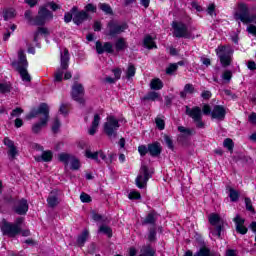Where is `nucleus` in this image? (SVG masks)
<instances>
[{
    "mask_svg": "<svg viewBox=\"0 0 256 256\" xmlns=\"http://www.w3.org/2000/svg\"><path fill=\"white\" fill-rule=\"evenodd\" d=\"M40 117V123H36L32 126V133H40L41 129H43V125H47L49 121V105L47 103H41L37 109H32L31 112L26 115V119L30 121V119H35V117Z\"/></svg>",
    "mask_w": 256,
    "mask_h": 256,
    "instance_id": "f257e3e1",
    "label": "nucleus"
},
{
    "mask_svg": "<svg viewBox=\"0 0 256 256\" xmlns=\"http://www.w3.org/2000/svg\"><path fill=\"white\" fill-rule=\"evenodd\" d=\"M29 63L27 62V56L25 55V51L19 50L18 51V61L12 62V67L16 68V71L21 75L22 81L30 82L31 75L27 72V67Z\"/></svg>",
    "mask_w": 256,
    "mask_h": 256,
    "instance_id": "f03ea898",
    "label": "nucleus"
},
{
    "mask_svg": "<svg viewBox=\"0 0 256 256\" xmlns=\"http://www.w3.org/2000/svg\"><path fill=\"white\" fill-rule=\"evenodd\" d=\"M129 29L127 23H119L117 20H110L106 25L105 35L106 37L115 38L121 33H125Z\"/></svg>",
    "mask_w": 256,
    "mask_h": 256,
    "instance_id": "7ed1b4c3",
    "label": "nucleus"
},
{
    "mask_svg": "<svg viewBox=\"0 0 256 256\" xmlns=\"http://www.w3.org/2000/svg\"><path fill=\"white\" fill-rule=\"evenodd\" d=\"M233 47L227 46H218L216 48V55L218 56L222 67H229L231 61H233Z\"/></svg>",
    "mask_w": 256,
    "mask_h": 256,
    "instance_id": "20e7f679",
    "label": "nucleus"
},
{
    "mask_svg": "<svg viewBox=\"0 0 256 256\" xmlns=\"http://www.w3.org/2000/svg\"><path fill=\"white\" fill-rule=\"evenodd\" d=\"M60 62V68H58L54 74L55 83H61V81H63V74L69 69V50H67V48L61 53Z\"/></svg>",
    "mask_w": 256,
    "mask_h": 256,
    "instance_id": "39448f33",
    "label": "nucleus"
},
{
    "mask_svg": "<svg viewBox=\"0 0 256 256\" xmlns=\"http://www.w3.org/2000/svg\"><path fill=\"white\" fill-rule=\"evenodd\" d=\"M119 120L115 116H108L104 123V133L109 139H117V131H119Z\"/></svg>",
    "mask_w": 256,
    "mask_h": 256,
    "instance_id": "423d86ee",
    "label": "nucleus"
},
{
    "mask_svg": "<svg viewBox=\"0 0 256 256\" xmlns=\"http://www.w3.org/2000/svg\"><path fill=\"white\" fill-rule=\"evenodd\" d=\"M186 115H188V117H190L194 121V123H196V127L198 129L205 128L201 107L194 106L193 108H190L189 106H186Z\"/></svg>",
    "mask_w": 256,
    "mask_h": 256,
    "instance_id": "0eeeda50",
    "label": "nucleus"
},
{
    "mask_svg": "<svg viewBox=\"0 0 256 256\" xmlns=\"http://www.w3.org/2000/svg\"><path fill=\"white\" fill-rule=\"evenodd\" d=\"M238 9L239 12H236L235 14L236 21H242V23H255L256 25V15H249V8H247V5L240 4Z\"/></svg>",
    "mask_w": 256,
    "mask_h": 256,
    "instance_id": "6e6552de",
    "label": "nucleus"
},
{
    "mask_svg": "<svg viewBox=\"0 0 256 256\" xmlns=\"http://www.w3.org/2000/svg\"><path fill=\"white\" fill-rule=\"evenodd\" d=\"M0 229L2 235H6L7 237H17V235L21 233V227H17V225L8 222L5 219L1 221Z\"/></svg>",
    "mask_w": 256,
    "mask_h": 256,
    "instance_id": "1a4fd4ad",
    "label": "nucleus"
},
{
    "mask_svg": "<svg viewBox=\"0 0 256 256\" xmlns=\"http://www.w3.org/2000/svg\"><path fill=\"white\" fill-rule=\"evenodd\" d=\"M53 19V13L47 9V7H40L38 14L34 18V25L38 27H43L47 21Z\"/></svg>",
    "mask_w": 256,
    "mask_h": 256,
    "instance_id": "9d476101",
    "label": "nucleus"
},
{
    "mask_svg": "<svg viewBox=\"0 0 256 256\" xmlns=\"http://www.w3.org/2000/svg\"><path fill=\"white\" fill-rule=\"evenodd\" d=\"M172 29H174L173 35L178 39H191V33L187 25L182 22H172Z\"/></svg>",
    "mask_w": 256,
    "mask_h": 256,
    "instance_id": "9b49d317",
    "label": "nucleus"
},
{
    "mask_svg": "<svg viewBox=\"0 0 256 256\" xmlns=\"http://www.w3.org/2000/svg\"><path fill=\"white\" fill-rule=\"evenodd\" d=\"M71 97L79 105H85V87H83V84L77 82L73 84Z\"/></svg>",
    "mask_w": 256,
    "mask_h": 256,
    "instance_id": "f8f14e48",
    "label": "nucleus"
},
{
    "mask_svg": "<svg viewBox=\"0 0 256 256\" xmlns=\"http://www.w3.org/2000/svg\"><path fill=\"white\" fill-rule=\"evenodd\" d=\"M208 221L213 228H210V233L214 237L221 238V231H223V224H221V217L218 214H210Z\"/></svg>",
    "mask_w": 256,
    "mask_h": 256,
    "instance_id": "ddd939ff",
    "label": "nucleus"
},
{
    "mask_svg": "<svg viewBox=\"0 0 256 256\" xmlns=\"http://www.w3.org/2000/svg\"><path fill=\"white\" fill-rule=\"evenodd\" d=\"M152 175L149 173V168L142 165L140 168V173L136 178V186L138 189H145L147 187V182L151 179Z\"/></svg>",
    "mask_w": 256,
    "mask_h": 256,
    "instance_id": "4468645a",
    "label": "nucleus"
},
{
    "mask_svg": "<svg viewBox=\"0 0 256 256\" xmlns=\"http://www.w3.org/2000/svg\"><path fill=\"white\" fill-rule=\"evenodd\" d=\"M59 161L61 163H64V165L67 167V165H71L72 171H78L81 167V163L79 162V159H77L75 156L67 153H61L58 156Z\"/></svg>",
    "mask_w": 256,
    "mask_h": 256,
    "instance_id": "2eb2a0df",
    "label": "nucleus"
},
{
    "mask_svg": "<svg viewBox=\"0 0 256 256\" xmlns=\"http://www.w3.org/2000/svg\"><path fill=\"white\" fill-rule=\"evenodd\" d=\"M14 211L17 215H27V211H29V203L27 202V199L22 198L16 200L14 202Z\"/></svg>",
    "mask_w": 256,
    "mask_h": 256,
    "instance_id": "dca6fc26",
    "label": "nucleus"
},
{
    "mask_svg": "<svg viewBox=\"0 0 256 256\" xmlns=\"http://www.w3.org/2000/svg\"><path fill=\"white\" fill-rule=\"evenodd\" d=\"M4 145L8 147V155L10 159H15L17 155H19V150H17V146H15V142L9 139V137L4 138Z\"/></svg>",
    "mask_w": 256,
    "mask_h": 256,
    "instance_id": "f3484780",
    "label": "nucleus"
},
{
    "mask_svg": "<svg viewBox=\"0 0 256 256\" xmlns=\"http://www.w3.org/2000/svg\"><path fill=\"white\" fill-rule=\"evenodd\" d=\"M113 44L111 42H105L104 44L101 41L96 42V53L98 55H103V53H113Z\"/></svg>",
    "mask_w": 256,
    "mask_h": 256,
    "instance_id": "a211bd4d",
    "label": "nucleus"
},
{
    "mask_svg": "<svg viewBox=\"0 0 256 256\" xmlns=\"http://www.w3.org/2000/svg\"><path fill=\"white\" fill-rule=\"evenodd\" d=\"M225 115H227V111L225 110V107L221 105L214 106L211 117L212 119H217L218 121H223L225 119Z\"/></svg>",
    "mask_w": 256,
    "mask_h": 256,
    "instance_id": "6ab92c4d",
    "label": "nucleus"
},
{
    "mask_svg": "<svg viewBox=\"0 0 256 256\" xmlns=\"http://www.w3.org/2000/svg\"><path fill=\"white\" fill-rule=\"evenodd\" d=\"M87 19H89L87 11L82 10L79 12V10H77L73 16V23H75V25H81L84 21H87Z\"/></svg>",
    "mask_w": 256,
    "mask_h": 256,
    "instance_id": "aec40b11",
    "label": "nucleus"
},
{
    "mask_svg": "<svg viewBox=\"0 0 256 256\" xmlns=\"http://www.w3.org/2000/svg\"><path fill=\"white\" fill-rule=\"evenodd\" d=\"M34 159L37 163H50L53 161V152L51 150L42 151V154L35 156Z\"/></svg>",
    "mask_w": 256,
    "mask_h": 256,
    "instance_id": "412c9836",
    "label": "nucleus"
},
{
    "mask_svg": "<svg viewBox=\"0 0 256 256\" xmlns=\"http://www.w3.org/2000/svg\"><path fill=\"white\" fill-rule=\"evenodd\" d=\"M234 223L236 224V231L240 233V235H246L247 227H245V219L241 218V216L236 215L234 218Z\"/></svg>",
    "mask_w": 256,
    "mask_h": 256,
    "instance_id": "4be33fe9",
    "label": "nucleus"
},
{
    "mask_svg": "<svg viewBox=\"0 0 256 256\" xmlns=\"http://www.w3.org/2000/svg\"><path fill=\"white\" fill-rule=\"evenodd\" d=\"M161 151H163L161 143L154 142L152 144H148V153L151 157H159L161 155Z\"/></svg>",
    "mask_w": 256,
    "mask_h": 256,
    "instance_id": "5701e85b",
    "label": "nucleus"
},
{
    "mask_svg": "<svg viewBox=\"0 0 256 256\" xmlns=\"http://www.w3.org/2000/svg\"><path fill=\"white\" fill-rule=\"evenodd\" d=\"M155 223H157L156 212H150L142 221V225H152V227H155Z\"/></svg>",
    "mask_w": 256,
    "mask_h": 256,
    "instance_id": "b1692460",
    "label": "nucleus"
},
{
    "mask_svg": "<svg viewBox=\"0 0 256 256\" xmlns=\"http://www.w3.org/2000/svg\"><path fill=\"white\" fill-rule=\"evenodd\" d=\"M47 203H48V206L51 208L57 207L59 205V198L57 197L56 191L50 192L47 198Z\"/></svg>",
    "mask_w": 256,
    "mask_h": 256,
    "instance_id": "393cba45",
    "label": "nucleus"
},
{
    "mask_svg": "<svg viewBox=\"0 0 256 256\" xmlns=\"http://www.w3.org/2000/svg\"><path fill=\"white\" fill-rule=\"evenodd\" d=\"M99 123H101V116H99V114H95L92 125L88 130L89 135H95V133H97V127H99Z\"/></svg>",
    "mask_w": 256,
    "mask_h": 256,
    "instance_id": "a878e982",
    "label": "nucleus"
},
{
    "mask_svg": "<svg viewBox=\"0 0 256 256\" xmlns=\"http://www.w3.org/2000/svg\"><path fill=\"white\" fill-rule=\"evenodd\" d=\"M87 239H89V230L85 229L77 238L78 246L83 247L87 243Z\"/></svg>",
    "mask_w": 256,
    "mask_h": 256,
    "instance_id": "bb28decb",
    "label": "nucleus"
},
{
    "mask_svg": "<svg viewBox=\"0 0 256 256\" xmlns=\"http://www.w3.org/2000/svg\"><path fill=\"white\" fill-rule=\"evenodd\" d=\"M163 87V81L159 78H154L150 82V89L152 91H161V88Z\"/></svg>",
    "mask_w": 256,
    "mask_h": 256,
    "instance_id": "cd10ccee",
    "label": "nucleus"
},
{
    "mask_svg": "<svg viewBox=\"0 0 256 256\" xmlns=\"http://www.w3.org/2000/svg\"><path fill=\"white\" fill-rule=\"evenodd\" d=\"M187 93L189 95H193V93H195V87L193 86V84H186L184 86V90L180 92V97L182 99H185V97H187Z\"/></svg>",
    "mask_w": 256,
    "mask_h": 256,
    "instance_id": "c85d7f7f",
    "label": "nucleus"
},
{
    "mask_svg": "<svg viewBox=\"0 0 256 256\" xmlns=\"http://www.w3.org/2000/svg\"><path fill=\"white\" fill-rule=\"evenodd\" d=\"M129 45L127 44V41H125V38H118L115 43V49L116 51H125Z\"/></svg>",
    "mask_w": 256,
    "mask_h": 256,
    "instance_id": "c756f323",
    "label": "nucleus"
},
{
    "mask_svg": "<svg viewBox=\"0 0 256 256\" xmlns=\"http://www.w3.org/2000/svg\"><path fill=\"white\" fill-rule=\"evenodd\" d=\"M85 157H87V159H92V161H95L96 163H101V160H99V151L92 152L91 149H86Z\"/></svg>",
    "mask_w": 256,
    "mask_h": 256,
    "instance_id": "7c9ffc66",
    "label": "nucleus"
},
{
    "mask_svg": "<svg viewBox=\"0 0 256 256\" xmlns=\"http://www.w3.org/2000/svg\"><path fill=\"white\" fill-rule=\"evenodd\" d=\"M143 45L146 49H157V45L155 44V41H153V37L150 35L145 36Z\"/></svg>",
    "mask_w": 256,
    "mask_h": 256,
    "instance_id": "2f4dec72",
    "label": "nucleus"
},
{
    "mask_svg": "<svg viewBox=\"0 0 256 256\" xmlns=\"http://www.w3.org/2000/svg\"><path fill=\"white\" fill-rule=\"evenodd\" d=\"M77 11H79V8H77V6H73L69 12H66L64 15L65 23H71V21H73V15H75Z\"/></svg>",
    "mask_w": 256,
    "mask_h": 256,
    "instance_id": "473e14b6",
    "label": "nucleus"
},
{
    "mask_svg": "<svg viewBox=\"0 0 256 256\" xmlns=\"http://www.w3.org/2000/svg\"><path fill=\"white\" fill-rule=\"evenodd\" d=\"M2 15L4 17V21H9V19H15V9L6 8L3 10Z\"/></svg>",
    "mask_w": 256,
    "mask_h": 256,
    "instance_id": "72a5a7b5",
    "label": "nucleus"
},
{
    "mask_svg": "<svg viewBox=\"0 0 256 256\" xmlns=\"http://www.w3.org/2000/svg\"><path fill=\"white\" fill-rule=\"evenodd\" d=\"M155 249L151 245L144 246L141 249V254L139 256H155Z\"/></svg>",
    "mask_w": 256,
    "mask_h": 256,
    "instance_id": "f704fd0d",
    "label": "nucleus"
},
{
    "mask_svg": "<svg viewBox=\"0 0 256 256\" xmlns=\"http://www.w3.org/2000/svg\"><path fill=\"white\" fill-rule=\"evenodd\" d=\"M40 35H49V29L46 27H38L37 31L34 33V42L37 43L39 41Z\"/></svg>",
    "mask_w": 256,
    "mask_h": 256,
    "instance_id": "c9c22d12",
    "label": "nucleus"
},
{
    "mask_svg": "<svg viewBox=\"0 0 256 256\" xmlns=\"http://www.w3.org/2000/svg\"><path fill=\"white\" fill-rule=\"evenodd\" d=\"M160 95L158 92L151 91L148 92L142 99L143 101H157V99H160Z\"/></svg>",
    "mask_w": 256,
    "mask_h": 256,
    "instance_id": "e433bc0d",
    "label": "nucleus"
},
{
    "mask_svg": "<svg viewBox=\"0 0 256 256\" xmlns=\"http://www.w3.org/2000/svg\"><path fill=\"white\" fill-rule=\"evenodd\" d=\"M98 7L103 11V13H105V15H113V8H111V5L107 3H100Z\"/></svg>",
    "mask_w": 256,
    "mask_h": 256,
    "instance_id": "4c0bfd02",
    "label": "nucleus"
},
{
    "mask_svg": "<svg viewBox=\"0 0 256 256\" xmlns=\"http://www.w3.org/2000/svg\"><path fill=\"white\" fill-rule=\"evenodd\" d=\"M194 256H215V253L211 252L207 247H202L194 254Z\"/></svg>",
    "mask_w": 256,
    "mask_h": 256,
    "instance_id": "58836bf2",
    "label": "nucleus"
},
{
    "mask_svg": "<svg viewBox=\"0 0 256 256\" xmlns=\"http://www.w3.org/2000/svg\"><path fill=\"white\" fill-rule=\"evenodd\" d=\"M228 191H229L230 201H232V203L239 201V192L237 190L233 189L232 187H229Z\"/></svg>",
    "mask_w": 256,
    "mask_h": 256,
    "instance_id": "ea45409f",
    "label": "nucleus"
},
{
    "mask_svg": "<svg viewBox=\"0 0 256 256\" xmlns=\"http://www.w3.org/2000/svg\"><path fill=\"white\" fill-rule=\"evenodd\" d=\"M98 231L99 233H103L104 235H107V237H113V230L111 229V227L107 225L100 226Z\"/></svg>",
    "mask_w": 256,
    "mask_h": 256,
    "instance_id": "a19ab883",
    "label": "nucleus"
},
{
    "mask_svg": "<svg viewBox=\"0 0 256 256\" xmlns=\"http://www.w3.org/2000/svg\"><path fill=\"white\" fill-rule=\"evenodd\" d=\"M24 18L26 19L27 23L30 25H35V18H33V11L26 10L24 13Z\"/></svg>",
    "mask_w": 256,
    "mask_h": 256,
    "instance_id": "79ce46f5",
    "label": "nucleus"
},
{
    "mask_svg": "<svg viewBox=\"0 0 256 256\" xmlns=\"http://www.w3.org/2000/svg\"><path fill=\"white\" fill-rule=\"evenodd\" d=\"M164 143L171 151L175 150V145L173 144V139L169 135H164Z\"/></svg>",
    "mask_w": 256,
    "mask_h": 256,
    "instance_id": "37998d69",
    "label": "nucleus"
},
{
    "mask_svg": "<svg viewBox=\"0 0 256 256\" xmlns=\"http://www.w3.org/2000/svg\"><path fill=\"white\" fill-rule=\"evenodd\" d=\"M11 83H0V93L5 94V93H11Z\"/></svg>",
    "mask_w": 256,
    "mask_h": 256,
    "instance_id": "c03bdc74",
    "label": "nucleus"
},
{
    "mask_svg": "<svg viewBox=\"0 0 256 256\" xmlns=\"http://www.w3.org/2000/svg\"><path fill=\"white\" fill-rule=\"evenodd\" d=\"M155 239H157V227L152 226L149 229L148 240L152 242L155 241Z\"/></svg>",
    "mask_w": 256,
    "mask_h": 256,
    "instance_id": "a18cd8bd",
    "label": "nucleus"
},
{
    "mask_svg": "<svg viewBox=\"0 0 256 256\" xmlns=\"http://www.w3.org/2000/svg\"><path fill=\"white\" fill-rule=\"evenodd\" d=\"M136 69L133 64H130L126 71V79H131V77H135Z\"/></svg>",
    "mask_w": 256,
    "mask_h": 256,
    "instance_id": "49530a36",
    "label": "nucleus"
},
{
    "mask_svg": "<svg viewBox=\"0 0 256 256\" xmlns=\"http://www.w3.org/2000/svg\"><path fill=\"white\" fill-rule=\"evenodd\" d=\"M223 146L230 151V153H233V147H235V144L233 143V140L230 138H226L223 142Z\"/></svg>",
    "mask_w": 256,
    "mask_h": 256,
    "instance_id": "de8ad7c7",
    "label": "nucleus"
},
{
    "mask_svg": "<svg viewBox=\"0 0 256 256\" xmlns=\"http://www.w3.org/2000/svg\"><path fill=\"white\" fill-rule=\"evenodd\" d=\"M178 131H179L180 133H182V135H183L184 137H191V135H192L191 129L185 128V127H183V126H179V127H178Z\"/></svg>",
    "mask_w": 256,
    "mask_h": 256,
    "instance_id": "09e8293b",
    "label": "nucleus"
},
{
    "mask_svg": "<svg viewBox=\"0 0 256 256\" xmlns=\"http://www.w3.org/2000/svg\"><path fill=\"white\" fill-rule=\"evenodd\" d=\"M246 210L250 211V213H255V208H253V202H251V198H245Z\"/></svg>",
    "mask_w": 256,
    "mask_h": 256,
    "instance_id": "8fccbe9b",
    "label": "nucleus"
},
{
    "mask_svg": "<svg viewBox=\"0 0 256 256\" xmlns=\"http://www.w3.org/2000/svg\"><path fill=\"white\" fill-rule=\"evenodd\" d=\"M177 69H179L177 64H170L169 67L166 68V75H173Z\"/></svg>",
    "mask_w": 256,
    "mask_h": 256,
    "instance_id": "3c124183",
    "label": "nucleus"
},
{
    "mask_svg": "<svg viewBox=\"0 0 256 256\" xmlns=\"http://www.w3.org/2000/svg\"><path fill=\"white\" fill-rule=\"evenodd\" d=\"M60 128H61V121H59V118L56 117L52 125L53 133H59Z\"/></svg>",
    "mask_w": 256,
    "mask_h": 256,
    "instance_id": "603ef678",
    "label": "nucleus"
},
{
    "mask_svg": "<svg viewBox=\"0 0 256 256\" xmlns=\"http://www.w3.org/2000/svg\"><path fill=\"white\" fill-rule=\"evenodd\" d=\"M233 77V73L231 72V70H226L224 71V73L222 74V79L224 81H226V83H229V81H231V78Z\"/></svg>",
    "mask_w": 256,
    "mask_h": 256,
    "instance_id": "864d4df0",
    "label": "nucleus"
},
{
    "mask_svg": "<svg viewBox=\"0 0 256 256\" xmlns=\"http://www.w3.org/2000/svg\"><path fill=\"white\" fill-rule=\"evenodd\" d=\"M86 13H97V6L93 3H89L85 6Z\"/></svg>",
    "mask_w": 256,
    "mask_h": 256,
    "instance_id": "5fc2aeb1",
    "label": "nucleus"
},
{
    "mask_svg": "<svg viewBox=\"0 0 256 256\" xmlns=\"http://www.w3.org/2000/svg\"><path fill=\"white\" fill-rule=\"evenodd\" d=\"M138 151L141 155V157H145L149 153V146L141 145L138 147Z\"/></svg>",
    "mask_w": 256,
    "mask_h": 256,
    "instance_id": "6e6d98bb",
    "label": "nucleus"
},
{
    "mask_svg": "<svg viewBox=\"0 0 256 256\" xmlns=\"http://www.w3.org/2000/svg\"><path fill=\"white\" fill-rule=\"evenodd\" d=\"M80 200L82 203H91V196L85 192H82L80 195Z\"/></svg>",
    "mask_w": 256,
    "mask_h": 256,
    "instance_id": "4d7b16f0",
    "label": "nucleus"
},
{
    "mask_svg": "<svg viewBox=\"0 0 256 256\" xmlns=\"http://www.w3.org/2000/svg\"><path fill=\"white\" fill-rule=\"evenodd\" d=\"M156 127H158L160 131H163V129H165V120L156 118Z\"/></svg>",
    "mask_w": 256,
    "mask_h": 256,
    "instance_id": "13d9d810",
    "label": "nucleus"
},
{
    "mask_svg": "<svg viewBox=\"0 0 256 256\" xmlns=\"http://www.w3.org/2000/svg\"><path fill=\"white\" fill-rule=\"evenodd\" d=\"M202 113L203 115H211L213 111H211V106L209 104H204L202 107Z\"/></svg>",
    "mask_w": 256,
    "mask_h": 256,
    "instance_id": "bf43d9fd",
    "label": "nucleus"
},
{
    "mask_svg": "<svg viewBox=\"0 0 256 256\" xmlns=\"http://www.w3.org/2000/svg\"><path fill=\"white\" fill-rule=\"evenodd\" d=\"M22 113H23V108H16L12 110L10 115L11 117H20Z\"/></svg>",
    "mask_w": 256,
    "mask_h": 256,
    "instance_id": "052dcab7",
    "label": "nucleus"
},
{
    "mask_svg": "<svg viewBox=\"0 0 256 256\" xmlns=\"http://www.w3.org/2000/svg\"><path fill=\"white\" fill-rule=\"evenodd\" d=\"M128 198L133 200V199H141V194L137 191H132L128 194Z\"/></svg>",
    "mask_w": 256,
    "mask_h": 256,
    "instance_id": "680f3d73",
    "label": "nucleus"
},
{
    "mask_svg": "<svg viewBox=\"0 0 256 256\" xmlns=\"http://www.w3.org/2000/svg\"><path fill=\"white\" fill-rule=\"evenodd\" d=\"M247 68L250 71H256V63H255V61H248Z\"/></svg>",
    "mask_w": 256,
    "mask_h": 256,
    "instance_id": "e2e57ef3",
    "label": "nucleus"
},
{
    "mask_svg": "<svg viewBox=\"0 0 256 256\" xmlns=\"http://www.w3.org/2000/svg\"><path fill=\"white\" fill-rule=\"evenodd\" d=\"M102 27H103V25L101 24L100 21L94 22V26H93L94 31L99 32V31H101Z\"/></svg>",
    "mask_w": 256,
    "mask_h": 256,
    "instance_id": "0e129e2a",
    "label": "nucleus"
},
{
    "mask_svg": "<svg viewBox=\"0 0 256 256\" xmlns=\"http://www.w3.org/2000/svg\"><path fill=\"white\" fill-rule=\"evenodd\" d=\"M248 33H250L251 35H254V37H256V26L255 25H250L247 28Z\"/></svg>",
    "mask_w": 256,
    "mask_h": 256,
    "instance_id": "69168bd1",
    "label": "nucleus"
},
{
    "mask_svg": "<svg viewBox=\"0 0 256 256\" xmlns=\"http://www.w3.org/2000/svg\"><path fill=\"white\" fill-rule=\"evenodd\" d=\"M248 121L252 123V125H256V113L252 112L248 117Z\"/></svg>",
    "mask_w": 256,
    "mask_h": 256,
    "instance_id": "338daca9",
    "label": "nucleus"
},
{
    "mask_svg": "<svg viewBox=\"0 0 256 256\" xmlns=\"http://www.w3.org/2000/svg\"><path fill=\"white\" fill-rule=\"evenodd\" d=\"M202 99H211V91L206 90L201 93Z\"/></svg>",
    "mask_w": 256,
    "mask_h": 256,
    "instance_id": "774afa93",
    "label": "nucleus"
}]
</instances>
